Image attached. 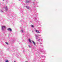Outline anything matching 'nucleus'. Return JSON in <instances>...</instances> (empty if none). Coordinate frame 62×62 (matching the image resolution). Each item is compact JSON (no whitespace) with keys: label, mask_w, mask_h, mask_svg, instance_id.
Returning <instances> with one entry per match:
<instances>
[{"label":"nucleus","mask_w":62,"mask_h":62,"mask_svg":"<svg viewBox=\"0 0 62 62\" xmlns=\"http://www.w3.org/2000/svg\"><path fill=\"white\" fill-rule=\"evenodd\" d=\"M5 62H8V60H5Z\"/></svg>","instance_id":"9"},{"label":"nucleus","mask_w":62,"mask_h":62,"mask_svg":"<svg viewBox=\"0 0 62 62\" xmlns=\"http://www.w3.org/2000/svg\"><path fill=\"white\" fill-rule=\"evenodd\" d=\"M30 1H29L28 0H26L25 1V2L26 4H27V3H30Z\"/></svg>","instance_id":"3"},{"label":"nucleus","mask_w":62,"mask_h":62,"mask_svg":"<svg viewBox=\"0 0 62 62\" xmlns=\"http://www.w3.org/2000/svg\"><path fill=\"white\" fill-rule=\"evenodd\" d=\"M7 30L9 31L10 32H11V31H12V30L10 28H8V29H7Z\"/></svg>","instance_id":"2"},{"label":"nucleus","mask_w":62,"mask_h":62,"mask_svg":"<svg viewBox=\"0 0 62 62\" xmlns=\"http://www.w3.org/2000/svg\"><path fill=\"white\" fill-rule=\"evenodd\" d=\"M24 52H23V53H24Z\"/></svg>","instance_id":"18"},{"label":"nucleus","mask_w":62,"mask_h":62,"mask_svg":"<svg viewBox=\"0 0 62 62\" xmlns=\"http://www.w3.org/2000/svg\"><path fill=\"white\" fill-rule=\"evenodd\" d=\"M19 1H20V0H18Z\"/></svg>","instance_id":"19"},{"label":"nucleus","mask_w":62,"mask_h":62,"mask_svg":"<svg viewBox=\"0 0 62 62\" xmlns=\"http://www.w3.org/2000/svg\"><path fill=\"white\" fill-rule=\"evenodd\" d=\"M4 8L5 9V10L6 11H7V10H8V7H7V6H6V7H4Z\"/></svg>","instance_id":"4"},{"label":"nucleus","mask_w":62,"mask_h":62,"mask_svg":"<svg viewBox=\"0 0 62 62\" xmlns=\"http://www.w3.org/2000/svg\"><path fill=\"white\" fill-rule=\"evenodd\" d=\"M36 39H37V38Z\"/></svg>","instance_id":"20"},{"label":"nucleus","mask_w":62,"mask_h":62,"mask_svg":"<svg viewBox=\"0 0 62 62\" xmlns=\"http://www.w3.org/2000/svg\"><path fill=\"white\" fill-rule=\"evenodd\" d=\"M25 62H28V61H26Z\"/></svg>","instance_id":"16"},{"label":"nucleus","mask_w":62,"mask_h":62,"mask_svg":"<svg viewBox=\"0 0 62 62\" xmlns=\"http://www.w3.org/2000/svg\"><path fill=\"white\" fill-rule=\"evenodd\" d=\"M0 11L1 12H3V11H2V10H1Z\"/></svg>","instance_id":"12"},{"label":"nucleus","mask_w":62,"mask_h":62,"mask_svg":"<svg viewBox=\"0 0 62 62\" xmlns=\"http://www.w3.org/2000/svg\"><path fill=\"white\" fill-rule=\"evenodd\" d=\"M28 46L29 48H31V46L30 45H29Z\"/></svg>","instance_id":"13"},{"label":"nucleus","mask_w":62,"mask_h":62,"mask_svg":"<svg viewBox=\"0 0 62 62\" xmlns=\"http://www.w3.org/2000/svg\"><path fill=\"white\" fill-rule=\"evenodd\" d=\"M3 1H4V0H2Z\"/></svg>","instance_id":"17"},{"label":"nucleus","mask_w":62,"mask_h":62,"mask_svg":"<svg viewBox=\"0 0 62 62\" xmlns=\"http://www.w3.org/2000/svg\"><path fill=\"white\" fill-rule=\"evenodd\" d=\"M29 42L30 43L31 42V40H30V39H29Z\"/></svg>","instance_id":"8"},{"label":"nucleus","mask_w":62,"mask_h":62,"mask_svg":"<svg viewBox=\"0 0 62 62\" xmlns=\"http://www.w3.org/2000/svg\"><path fill=\"white\" fill-rule=\"evenodd\" d=\"M36 32H37V33H40V32H39V31H38V30H36Z\"/></svg>","instance_id":"5"},{"label":"nucleus","mask_w":62,"mask_h":62,"mask_svg":"<svg viewBox=\"0 0 62 62\" xmlns=\"http://www.w3.org/2000/svg\"><path fill=\"white\" fill-rule=\"evenodd\" d=\"M26 8H27V9H29V8H29L27 6H26Z\"/></svg>","instance_id":"7"},{"label":"nucleus","mask_w":62,"mask_h":62,"mask_svg":"<svg viewBox=\"0 0 62 62\" xmlns=\"http://www.w3.org/2000/svg\"><path fill=\"white\" fill-rule=\"evenodd\" d=\"M21 31H22V33H23V30H21Z\"/></svg>","instance_id":"14"},{"label":"nucleus","mask_w":62,"mask_h":62,"mask_svg":"<svg viewBox=\"0 0 62 62\" xmlns=\"http://www.w3.org/2000/svg\"><path fill=\"white\" fill-rule=\"evenodd\" d=\"M36 39H37V38Z\"/></svg>","instance_id":"21"},{"label":"nucleus","mask_w":62,"mask_h":62,"mask_svg":"<svg viewBox=\"0 0 62 62\" xmlns=\"http://www.w3.org/2000/svg\"><path fill=\"white\" fill-rule=\"evenodd\" d=\"M32 41L34 45H36V43H35V42H34V41Z\"/></svg>","instance_id":"6"},{"label":"nucleus","mask_w":62,"mask_h":62,"mask_svg":"<svg viewBox=\"0 0 62 62\" xmlns=\"http://www.w3.org/2000/svg\"><path fill=\"white\" fill-rule=\"evenodd\" d=\"M39 40H40V39H39L38 41H39Z\"/></svg>","instance_id":"15"},{"label":"nucleus","mask_w":62,"mask_h":62,"mask_svg":"<svg viewBox=\"0 0 62 62\" xmlns=\"http://www.w3.org/2000/svg\"><path fill=\"white\" fill-rule=\"evenodd\" d=\"M6 26H1V29L2 31H4V29H6Z\"/></svg>","instance_id":"1"},{"label":"nucleus","mask_w":62,"mask_h":62,"mask_svg":"<svg viewBox=\"0 0 62 62\" xmlns=\"http://www.w3.org/2000/svg\"><path fill=\"white\" fill-rule=\"evenodd\" d=\"M5 43L6 44H7V45H8V43L7 42H5Z\"/></svg>","instance_id":"11"},{"label":"nucleus","mask_w":62,"mask_h":62,"mask_svg":"<svg viewBox=\"0 0 62 62\" xmlns=\"http://www.w3.org/2000/svg\"><path fill=\"white\" fill-rule=\"evenodd\" d=\"M31 27H33V28H34V25H31Z\"/></svg>","instance_id":"10"}]
</instances>
